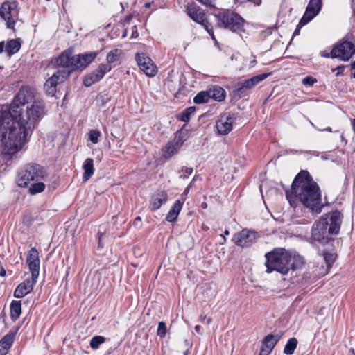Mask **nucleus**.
<instances>
[{"label": "nucleus", "instance_id": "nucleus-1", "mask_svg": "<svg viewBox=\"0 0 355 355\" xmlns=\"http://www.w3.org/2000/svg\"><path fill=\"white\" fill-rule=\"evenodd\" d=\"M34 90L22 87L8 110L0 114V144L2 153L12 156L21 150L26 138L44 115V105L33 101Z\"/></svg>", "mask_w": 355, "mask_h": 355}, {"label": "nucleus", "instance_id": "nucleus-2", "mask_svg": "<svg viewBox=\"0 0 355 355\" xmlns=\"http://www.w3.org/2000/svg\"><path fill=\"white\" fill-rule=\"evenodd\" d=\"M292 192L312 212L320 213L324 207L320 189L306 171H302L295 178L292 184Z\"/></svg>", "mask_w": 355, "mask_h": 355}, {"label": "nucleus", "instance_id": "nucleus-3", "mask_svg": "<svg viewBox=\"0 0 355 355\" xmlns=\"http://www.w3.org/2000/svg\"><path fill=\"white\" fill-rule=\"evenodd\" d=\"M265 257L268 273L277 271L286 275L290 270H298L305 263L303 257L295 251L286 250L284 248H276L266 253Z\"/></svg>", "mask_w": 355, "mask_h": 355}, {"label": "nucleus", "instance_id": "nucleus-4", "mask_svg": "<svg viewBox=\"0 0 355 355\" xmlns=\"http://www.w3.org/2000/svg\"><path fill=\"white\" fill-rule=\"evenodd\" d=\"M46 176L44 167L37 164H28L18 171L16 183L20 187L27 188L33 182L43 180Z\"/></svg>", "mask_w": 355, "mask_h": 355}, {"label": "nucleus", "instance_id": "nucleus-5", "mask_svg": "<svg viewBox=\"0 0 355 355\" xmlns=\"http://www.w3.org/2000/svg\"><path fill=\"white\" fill-rule=\"evenodd\" d=\"M217 19V25L220 28L228 29L232 32H238L243 29L245 20L238 13L230 9H217L214 13Z\"/></svg>", "mask_w": 355, "mask_h": 355}, {"label": "nucleus", "instance_id": "nucleus-6", "mask_svg": "<svg viewBox=\"0 0 355 355\" xmlns=\"http://www.w3.org/2000/svg\"><path fill=\"white\" fill-rule=\"evenodd\" d=\"M19 6L17 1H7L0 7V16L5 21L7 28L15 31V26L19 21Z\"/></svg>", "mask_w": 355, "mask_h": 355}, {"label": "nucleus", "instance_id": "nucleus-7", "mask_svg": "<svg viewBox=\"0 0 355 355\" xmlns=\"http://www.w3.org/2000/svg\"><path fill=\"white\" fill-rule=\"evenodd\" d=\"M355 54V45L348 41H344L335 46L327 54L321 53L322 57L338 58L341 61H348Z\"/></svg>", "mask_w": 355, "mask_h": 355}, {"label": "nucleus", "instance_id": "nucleus-8", "mask_svg": "<svg viewBox=\"0 0 355 355\" xmlns=\"http://www.w3.org/2000/svg\"><path fill=\"white\" fill-rule=\"evenodd\" d=\"M333 235L338 234L343 220V215L338 210L323 214L319 219Z\"/></svg>", "mask_w": 355, "mask_h": 355}, {"label": "nucleus", "instance_id": "nucleus-9", "mask_svg": "<svg viewBox=\"0 0 355 355\" xmlns=\"http://www.w3.org/2000/svg\"><path fill=\"white\" fill-rule=\"evenodd\" d=\"M258 238L257 232L245 228L234 234L232 241L241 248H248L254 243Z\"/></svg>", "mask_w": 355, "mask_h": 355}, {"label": "nucleus", "instance_id": "nucleus-10", "mask_svg": "<svg viewBox=\"0 0 355 355\" xmlns=\"http://www.w3.org/2000/svg\"><path fill=\"white\" fill-rule=\"evenodd\" d=\"M70 75L68 70L62 69L58 70L57 72L53 73L49 79L46 81L44 88L46 94L49 96H54L56 92V86L61 83H63Z\"/></svg>", "mask_w": 355, "mask_h": 355}, {"label": "nucleus", "instance_id": "nucleus-11", "mask_svg": "<svg viewBox=\"0 0 355 355\" xmlns=\"http://www.w3.org/2000/svg\"><path fill=\"white\" fill-rule=\"evenodd\" d=\"M189 16L196 22L202 25L207 30L211 38L216 40L213 30L209 28L207 25V19L205 11L196 4H191L187 8Z\"/></svg>", "mask_w": 355, "mask_h": 355}, {"label": "nucleus", "instance_id": "nucleus-12", "mask_svg": "<svg viewBox=\"0 0 355 355\" xmlns=\"http://www.w3.org/2000/svg\"><path fill=\"white\" fill-rule=\"evenodd\" d=\"M185 140L184 132L182 130L177 132L174 139L162 149L163 156L166 159L171 158L178 152Z\"/></svg>", "mask_w": 355, "mask_h": 355}, {"label": "nucleus", "instance_id": "nucleus-13", "mask_svg": "<svg viewBox=\"0 0 355 355\" xmlns=\"http://www.w3.org/2000/svg\"><path fill=\"white\" fill-rule=\"evenodd\" d=\"M322 5V0H310L300 21V25L305 26L316 17L321 10Z\"/></svg>", "mask_w": 355, "mask_h": 355}, {"label": "nucleus", "instance_id": "nucleus-14", "mask_svg": "<svg viewBox=\"0 0 355 355\" xmlns=\"http://www.w3.org/2000/svg\"><path fill=\"white\" fill-rule=\"evenodd\" d=\"M136 60L139 69L148 76H154L157 73V67L150 57L145 53H137Z\"/></svg>", "mask_w": 355, "mask_h": 355}, {"label": "nucleus", "instance_id": "nucleus-15", "mask_svg": "<svg viewBox=\"0 0 355 355\" xmlns=\"http://www.w3.org/2000/svg\"><path fill=\"white\" fill-rule=\"evenodd\" d=\"M333 235L324 227L319 220L315 221L311 228V238L313 241L319 243H326L330 239V236Z\"/></svg>", "mask_w": 355, "mask_h": 355}, {"label": "nucleus", "instance_id": "nucleus-16", "mask_svg": "<svg viewBox=\"0 0 355 355\" xmlns=\"http://www.w3.org/2000/svg\"><path fill=\"white\" fill-rule=\"evenodd\" d=\"M73 53V50L72 49L65 50L55 59V64L58 67L67 68L69 72L70 70H76V59Z\"/></svg>", "mask_w": 355, "mask_h": 355}, {"label": "nucleus", "instance_id": "nucleus-17", "mask_svg": "<svg viewBox=\"0 0 355 355\" xmlns=\"http://www.w3.org/2000/svg\"><path fill=\"white\" fill-rule=\"evenodd\" d=\"M26 263L28 266L31 276L38 278L40 268L39 252L35 248H32L28 252Z\"/></svg>", "mask_w": 355, "mask_h": 355}, {"label": "nucleus", "instance_id": "nucleus-18", "mask_svg": "<svg viewBox=\"0 0 355 355\" xmlns=\"http://www.w3.org/2000/svg\"><path fill=\"white\" fill-rule=\"evenodd\" d=\"M235 119L234 114L228 113L222 116L216 122V128L218 134L221 135L229 134L232 130Z\"/></svg>", "mask_w": 355, "mask_h": 355}, {"label": "nucleus", "instance_id": "nucleus-19", "mask_svg": "<svg viewBox=\"0 0 355 355\" xmlns=\"http://www.w3.org/2000/svg\"><path fill=\"white\" fill-rule=\"evenodd\" d=\"M37 279L38 278L34 279V277L31 276V279H27L19 284L14 291V297L16 298H21L31 293L33 289L34 285L37 283Z\"/></svg>", "mask_w": 355, "mask_h": 355}, {"label": "nucleus", "instance_id": "nucleus-20", "mask_svg": "<svg viewBox=\"0 0 355 355\" xmlns=\"http://www.w3.org/2000/svg\"><path fill=\"white\" fill-rule=\"evenodd\" d=\"M279 338L280 336L279 335H273L272 334L267 335L262 341L259 355H269Z\"/></svg>", "mask_w": 355, "mask_h": 355}, {"label": "nucleus", "instance_id": "nucleus-21", "mask_svg": "<svg viewBox=\"0 0 355 355\" xmlns=\"http://www.w3.org/2000/svg\"><path fill=\"white\" fill-rule=\"evenodd\" d=\"M168 200V194L165 191H156L150 198L149 209L152 211L159 209Z\"/></svg>", "mask_w": 355, "mask_h": 355}, {"label": "nucleus", "instance_id": "nucleus-22", "mask_svg": "<svg viewBox=\"0 0 355 355\" xmlns=\"http://www.w3.org/2000/svg\"><path fill=\"white\" fill-rule=\"evenodd\" d=\"M96 56V52H90L85 54H78L75 55L76 70L85 68L94 60Z\"/></svg>", "mask_w": 355, "mask_h": 355}, {"label": "nucleus", "instance_id": "nucleus-23", "mask_svg": "<svg viewBox=\"0 0 355 355\" xmlns=\"http://www.w3.org/2000/svg\"><path fill=\"white\" fill-rule=\"evenodd\" d=\"M323 257L327 267H322V268L320 269V272H318L317 274H315V276L313 277L311 281H315L320 277L324 276L328 272L329 268L331 266L336 260V255L333 252H324L323 253Z\"/></svg>", "mask_w": 355, "mask_h": 355}, {"label": "nucleus", "instance_id": "nucleus-24", "mask_svg": "<svg viewBox=\"0 0 355 355\" xmlns=\"http://www.w3.org/2000/svg\"><path fill=\"white\" fill-rule=\"evenodd\" d=\"M15 336V333H9L0 340V355H5L8 353L13 343Z\"/></svg>", "mask_w": 355, "mask_h": 355}, {"label": "nucleus", "instance_id": "nucleus-25", "mask_svg": "<svg viewBox=\"0 0 355 355\" xmlns=\"http://www.w3.org/2000/svg\"><path fill=\"white\" fill-rule=\"evenodd\" d=\"M270 75V73H262L259 75L254 76L252 77L251 78L247 79L244 80L242 83V85H243V87H245L246 89H250L252 87H254L255 85L265 80L266 78H268Z\"/></svg>", "mask_w": 355, "mask_h": 355}, {"label": "nucleus", "instance_id": "nucleus-26", "mask_svg": "<svg viewBox=\"0 0 355 355\" xmlns=\"http://www.w3.org/2000/svg\"><path fill=\"white\" fill-rule=\"evenodd\" d=\"M123 54V51L121 49H115L110 51L106 57V60L107 62V64L111 66L113 64L114 66H116L120 64V59Z\"/></svg>", "mask_w": 355, "mask_h": 355}, {"label": "nucleus", "instance_id": "nucleus-27", "mask_svg": "<svg viewBox=\"0 0 355 355\" xmlns=\"http://www.w3.org/2000/svg\"><path fill=\"white\" fill-rule=\"evenodd\" d=\"M83 168L84 169L83 180L84 181H87L94 172L93 159L92 158L86 159L83 163Z\"/></svg>", "mask_w": 355, "mask_h": 355}, {"label": "nucleus", "instance_id": "nucleus-28", "mask_svg": "<svg viewBox=\"0 0 355 355\" xmlns=\"http://www.w3.org/2000/svg\"><path fill=\"white\" fill-rule=\"evenodd\" d=\"M6 51L9 57L17 53L21 48V42L17 39H12L5 44Z\"/></svg>", "mask_w": 355, "mask_h": 355}, {"label": "nucleus", "instance_id": "nucleus-29", "mask_svg": "<svg viewBox=\"0 0 355 355\" xmlns=\"http://www.w3.org/2000/svg\"><path fill=\"white\" fill-rule=\"evenodd\" d=\"M10 318L16 321L21 313V303L20 301L13 300L10 305Z\"/></svg>", "mask_w": 355, "mask_h": 355}, {"label": "nucleus", "instance_id": "nucleus-30", "mask_svg": "<svg viewBox=\"0 0 355 355\" xmlns=\"http://www.w3.org/2000/svg\"><path fill=\"white\" fill-rule=\"evenodd\" d=\"M112 67L109 64H101L97 69L92 72L94 76V80L100 81L106 73L111 71Z\"/></svg>", "mask_w": 355, "mask_h": 355}, {"label": "nucleus", "instance_id": "nucleus-31", "mask_svg": "<svg viewBox=\"0 0 355 355\" xmlns=\"http://www.w3.org/2000/svg\"><path fill=\"white\" fill-rule=\"evenodd\" d=\"M210 98H214L217 101H222L225 99L226 93L223 88L219 86H215L209 89Z\"/></svg>", "mask_w": 355, "mask_h": 355}, {"label": "nucleus", "instance_id": "nucleus-32", "mask_svg": "<svg viewBox=\"0 0 355 355\" xmlns=\"http://www.w3.org/2000/svg\"><path fill=\"white\" fill-rule=\"evenodd\" d=\"M45 184L42 182V180L35 181L31 183L28 187V192L31 195H35L42 192L45 189Z\"/></svg>", "mask_w": 355, "mask_h": 355}, {"label": "nucleus", "instance_id": "nucleus-33", "mask_svg": "<svg viewBox=\"0 0 355 355\" xmlns=\"http://www.w3.org/2000/svg\"><path fill=\"white\" fill-rule=\"evenodd\" d=\"M297 345V340L295 338H291L287 341L284 349V353L286 355H292Z\"/></svg>", "mask_w": 355, "mask_h": 355}, {"label": "nucleus", "instance_id": "nucleus-34", "mask_svg": "<svg viewBox=\"0 0 355 355\" xmlns=\"http://www.w3.org/2000/svg\"><path fill=\"white\" fill-rule=\"evenodd\" d=\"M210 99V94L209 90L200 92L193 98V102L196 104H202L209 102Z\"/></svg>", "mask_w": 355, "mask_h": 355}, {"label": "nucleus", "instance_id": "nucleus-35", "mask_svg": "<svg viewBox=\"0 0 355 355\" xmlns=\"http://www.w3.org/2000/svg\"><path fill=\"white\" fill-rule=\"evenodd\" d=\"M196 111L195 107H189L185 109L180 114V120L184 122H188L191 115L194 114Z\"/></svg>", "mask_w": 355, "mask_h": 355}, {"label": "nucleus", "instance_id": "nucleus-36", "mask_svg": "<svg viewBox=\"0 0 355 355\" xmlns=\"http://www.w3.org/2000/svg\"><path fill=\"white\" fill-rule=\"evenodd\" d=\"M193 172L192 167L183 166L178 171L180 179H187Z\"/></svg>", "mask_w": 355, "mask_h": 355}, {"label": "nucleus", "instance_id": "nucleus-37", "mask_svg": "<svg viewBox=\"0 0 355 355\" xmlns=\"http://www.w3.org/2000/svg\"><path fill=\"white\" fill-rule=\"evenodd\" d=\"M105 342V338L101 336H94L90 340V347L93 349H96L100 345Z\"/></svg>", "mask_w": 355, "mask_h": 355}, {"label": "nucleus", "instance_id": "nucleus-38", "mask_svg": "<svg viewBox=\"0 0 355 355\" xmlns=\"http://www.w3.org/2000/svg\"><path fill=\"white\" fill-rule=\"evenodd\" d=\"M101 132L98 130H92L89 133V139L93 144H97L99 141Z\"/></svg>", "mask_w": 355, "mask_h": 355}, {"label": "nucleus", "instance_id": "nucleus-39", "mask_svg": "<svg viewBox=\"0 0 355 355\" xmlns=\"http://www.w3.org/2000/svg\"><path fill=\"white\" fill-rule=\"evenodd\" d=\"M184 202V198H183L182 200H177L174 202L171 210L173 211H175V213L178 216L182 208Z\"/></svg>", "mask_w": 355, "mask_h": 355}, {"label": "nucleus", "instance_id": "nucleus-40", "mask_svg": "<svg viewBox=\"0 0 355 355\" xmlns=\"http://www.w3.org/2000/svg\"><path fill=\"white\" fill-rule=\"evenodd\" d=\"M167 331L166 323L164 322H159L157 327V335L162 338H164Z\"/></svg>", "mask_w": 355, "mask_h": 355}, {"label": "nucleus", "instance_id": "nucleus-41", "mask_svg": "<svg viewBox=\"0 0 355 355\" xmlns=\"http://www.w3.org/2000/svg\"><path fill=\"white\" fill-rule=\"evenodd\" d=\"M94 75L90 73L86 75L83 79V83L86 87H89L93 84L97 83V80H94Z\"/></svg>", "mask_w": 355, "mask_h": 355}, {"label": "nucleus", "instance_id": "nucleus-42", "mask_svg": "<svg viewBox=\"0 0 355 355\" xmlns=\"http://www.w3.org/2000/svg\"><path fill=\"white\" fill-rule=\"evenodd\" d=\"M247 90L248 89L243 87V85L241 84V86L234 90L233 93L234 96H236L240 98L245 96Z\"/></svg>", "mask_w": 355, "mask_h": 355}, {"label": "nucleus", "instance_id": "nucleus-43", "mask_svg": "<svg viewBox=\"0 0 355 355\" xmlns=\"http://www.w3.org/2000/svg\"><path fill=\"white\" fill-rule=\"evenodd\" d=\"M316 79L315 78H313V77L311 76H307V77H305L302 79V83L304 85H309V86H312L313 85V84L315 83H316Z\"/></svg>", "mask_w": 355, "mask_h": 355}, {"label": "nucleus", "instance_id": "nucleus-44", "mask_svg": "<svg viewBox=\"0 0 355 355\" xmlns=\"http://www.w3.org/2000/svg\"><path fill=\"white\" fill-rule=\"evenodd\" d=\"M178 216L175 213V211L170 209L166 215V220L168 222H174L177 220Z\"/></svg>", "mask_w": 355, "mask_h": 355}, {"label": "nucleus", "instance_id": "nucleus-45", "mask_svg": "<svg viewBox=\"0 0 355 355\" xmlns=\"http://www.w3.org/2000/svg\"><path fill=\"white\" fill-rule=\"evenodd\" d=\"M200 2L202 4L205 5L207 7L215 8V3L216 0H197Z\"/></svg>", "mask_w": 355, "mask_h": 355}, {"label": "nucleus", "instance_id": "nucleus-46", "mask_svg": "<svg viewBox=\"0 0 355 355\" xmlns=\"http://www.w3.org/2000/svg\"><path fill=\"white\" fill-rule=\"evenodd\" d=\"M139 36V33L137 31V26H134L132 27V34H131V38H137Z\"/></svg>", "mask_w": 355, "mask_h": 355}, {"label": "nucleus", "instance_id": "nucleus-47", "mask_svg": "<svg viewBox=\"0 0 355 355\" xmlns=\"http://www.w3.org/2000/svg\"><path fill=\"white\" fill-rule=\"evenodd\" d=\"M230 234V231L228 230H225L224 231V234H220V236L223 239V241L220 243V244H224L226 242V238L225 236H227Z\"/></svg>", "mask_w": 355, "mask_h": 355}, {"label": "nucleus", "instance_id": "nucleus-48", "mask_svg": "<svg viewBox=\"0 0 355 355\" xmlns=\"http://www.w3.org/2000/svg\"><path fill=\"white\" fill-rule=\"evenodd\" d=\"M189 191H190L189 187H186L184 192L182 193L180 200H182L183 198H184V200H185L186 197H187V194L189 193Z\"/></svg>", "mask_w": 355, "mask_h": 355}, {"label": "nucleus", "instance_id": "nucleus-49", "mask_svg": "<svg viewBox=\"0 0 355 355\" xmlns=\"http://www.w3.org/2000/svg\"><path fill=\"white\" fill-rule=\"evenodd\" d=\"M132 19V14L128 15V16H126V17H125V18L124 19V20H123V24H124V25L128 24Z\"/></svg>", "mask_w": 355, "mask_h": 355}, {"label": "nucleus", "instance_id": "nucleus-50", "mask_svg": "<svg viewBox=\"0 0 355 355\" xmlns=\"http://www.w3.org/2000/svg\"><path fill=\"white\" fill-rule=\"evenodd\" d=\"M344 68L345 67L344 66H338L336 70H337V73H336V76H339L340 74H341L344 70Z\"/></svg>", "mask_w": 355, "mask_h": 355}, {"label": "nucleus", "instance_id": "nucleus-51", "mask_svg": "<svg viewBox=\"0 0 355 355\" xmlns=\"http://www.w3.org/2000/svg\"><path fill=\"white\" fill-rule=\"evenodd\" d=\"M141 217H140V216H137V217L134 220V223H133L134 225H135V226H138V225H140V223H141Z\"/></svg>", "mask_w": 355, "mask_h": 355}, {"label": "nucleus", "instance_id": "nucleus-52", "mask_svg": "<svg viewBox=\"0 0 355 355\" xmlns=\"http://www.w3.org/2000/svg\"><path fill=\"white\" fill-rule=\"evenodd\" d=\"M4 49L6 50V46L4 42H0V53H1Z\"/></svg>", "mask_w": 355, "mask_h": 355}, {"label": "nucleus", "instance_id": "nucleus-53", "mask_svg": "<svg viewBox=\"0 0 355 355\" xmlns=\"http://www.w3.org/2000/svg\"><path fill=\"white\" fill-rule=\"evenodd\" d=\"M351 68H352V69L354 70V72L352 73L351 77H352V78H355V65H354V62L351 64Z\"/></svg>", "mask_w": 355, "mask_h": 355}, {"label": "nucleus", "instance_id": "nucleus-54", "mask_svg": "<svg viewBox=\"0 0 355 355\" xmlns=\"http://www.w3.org/2000/svg\"><path fill=\"white\" fill-rule=\"evenodd\" d=\"M205 319H206V315L202 314L199 316L198 320L200 322H203Z\"/></svg>", "mask_w": 355, "mask_h": 355}, {"label": "nucleus", "instance_id": "nucleus-55", "mask_svg": "<svg viewBox=\"0 0 355 355\" xmlns=\"http://www.w3.org/2000/svg\"><path fill=\"white\" fill-rule=\"evenodd\" d=\"M195 180H196V178L194 177L193 178V180H191V182L189 183V184L187 187H189V189H191V188L193 186Z\"/></svg>", "mask_w": 355, "mask_h": 355}, {"label": "nucleus", "instance_id": "nucleus-56", "mask_svg": "<svg viewBox=\"0 0 355 355\" xmlns=\"http://www.w3.org/2000/svg\"><path fill=\"white\" fill-rule=\"evenodd\" d=\"M318 131H327V132H332L331 128L330 127H328L323 130L317 129Z\"/></svg>", "mask_w": 355, "mask_h": 355}, {"label": "nucleus", "instance_id": "nucleus-57", "mask_svg": "<svg viewBox=\"0 0 355 355\" xmlns=\"http://www.w3.org/2000/svg\"><path fill=\"white\" fill-rule=\"evenodd\" d=\"M201 327L200 325H196L195 326V330L197 333H200Z\"/></svg>", "mask_w": 355, "mask_h": 355}, {"label": "nucleus", "instance_id": "nucleus-58", "mask_svg": "<svg viewBox=\"0 0 355 355\" xmlns=\"http://www.w3.org/2000/svg\"><path fill=\"white\" fill-rule=\"evenodd\" d=\"M340 139H341V141H342L345 144H347V139L345 138V137L343 136V135H341V136H340Z\"/></svg>", "mask_w": 355, "mask_h": 355}, {"label": "nucleus", "instance_id": "nucleus-59", "mask_svg": "<svg viewBox=\"0 0 355 355\" xmlns=\"http://www.w3.org/2000/svg\"><path fill=\"white\" fill-rule=\"evenodd\" d=\"M127 32H128V30L125 29L123 33L122 37H125L127 36Z\"/></svg>", "mask_w": 355, "mask_h": 355}, {"label": "nucleus", "instance_id": "nucleus-60", "mask_svg": "<svg viewBox=\"0 0 355 355\" xmlns=\"http://www.w3.org/2000/svg\"><path fill=\"white\" fill-rule=\"evenodd\" d=\"M5 275H6V271H5L4 269H2L1 272H0V275L1 276H5Z\"/></svg>", "mask_w": 355, "mask_h": 355}, {"label": "nucleus", "instance_id": "nucleus-61", "mask_svg": "<svg viewBox=\"0 0 355 355\" xmlns=\"http://www.w3.org/2000/svg\"><path fill=\"white\" fill-rule=\"evenodd\" d=\"M211 322V318H207V324H209Z\"/></svg>", "mask_w": 355, "mask_h": 355}, {"label": "nucleus", "instance_id": "nucleus-62", "mask_svg": "<svg viewBox=\"0 0 355 355\" xmlns=\"http://www.w3.org/2000/svg\"><path fill=\"white\" fill-rule=\"evenodd\" d=\"M287 198L289 200L290 203H291V196L289 195H287Z\"/></svg>", "mask_w": 355, "mask_h": 355}, {"label": "nucleus", "instance_id": "nucleus-63", "mask_svg": "<svg viewBox=\"0 0 355 355\" xmlns=\"http://www.w3.org/2000/svg\"><path fill=\"white\" fill-rule=\"evenodd\" d=\"M101 235H100L98 237L99 245L101 244Z\"/></svg>", "mask_w": 355, "mask_h": 355}, {"label": "nucleus", "instance_id": "nucleus-64", "mask_svg": "<svg viewBox=\"0 0 355 355\" xmlns=\"http://www.w3.org/2000/svg\"><path fill=\"white\" fill-rule=\"evenodd\" d=\"M202 207L203 208H205V207H207V205H206V204H202Z\"/></svg>", "mask_w": 355, "mask_h": 355}]
</instances>
